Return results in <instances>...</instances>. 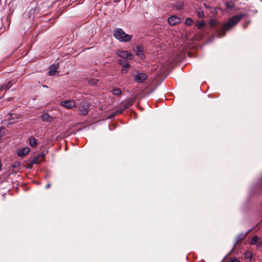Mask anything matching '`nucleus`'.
Wrapping results in <instances>:
<instances>
[{
	"mask_svg": "<svg viewBox=\"0 0 262 262\" xmlns=\"http://www.w3.org/2000/svg\"><path fill=\"white\" fill-rule=\"evenodd\" d=\"M247 13H241L238 15H234L228 19L221 29H218L217 36L219 38L223 37L225 36L226 32L231 30L243 18L247 16Z\"/></svg>",
	"mask_w": 262,
	"mask_h": 262,
	"instance_id": "f257e3e1",
	"label": "nucleus"
},
{
	"mask_svg": "<svg viewBox=\"0 0 262 262\" xmlns=\"http://www.w3.org/2000/svg\"><path fill=\"white\" fill-rule=\"evenodd\" d=\"M114 36L121 42H128L131 40L132 35L127 34L121 28H117L114 30Z\"/></svg>",
	"mask_w": 262,
	"mask_h": 262,
	"instance_id": "f03ea898",
	"label": "nucleus"
},
{
	"mask_svg": "<svg viewBox=\"0 0 262 262\" xmlns=\"http://www.w3.org/2000/svg\"><path fill=\"white\" fill-rule=\"evenodd\" d=\"M89 107L90 105L88 102L85 101L81 102L79 106L80 114L83 116L86 115L89 112Z\"/></svg>",
	"mask_w": 262,
	"mask_h": 262,
	"instance_id": "7ed1b4c3",
	"label": "nucleus"
},
{
	"mask_svg": "<svg viewBox=\"0 0 262 262\" xmlns=\"http://www.w3.org/2000/svg\"><path fill=\"white\" fill-rule=\"evenodd\" d=\"M134 77L136 81L138 83H142L147 78L148 76L146 73L137 72L134 75Z\"/></svg>",
	"mask_w": 262,
	"mask_h": 262,
	"instance_id": "20e7f679",
	"label": "nucleus"
},
{
	"mask_svg": "<svg viewBox=\"0 0 262 262\" xmlns=\"http://www.w3.org/2000/svg\"><path fill=\"white\" fill-rule=\"evenodd\" d=\"M60 105L68 109H71L77 106L75 102L73 100L62 101L60 102Z\"/></svg>",
	"mask_w": 262,
	"mask_h": 262,
	"instance_id": "39448f33",
	"label": "nucleus"
},
{
	"mask_svg": "<svg viewBox=\"0 0 262 262\" xmlns=\"http://www.w3.org/2000/svg\"><path fill=\"white\" fill-rule=\"evenodd\" d=\"M134 51L136 52V55L140 57L141 59L145 58L144 52L142 46H136L134 48Z\"/></svg>",
	"mask_w": 262,
	"mask_h": 262,
	"instance_id": "423d86ee",
	"label": "nucleus"
},
{
	"mask_svg": "<svg viewBox=\"0 0 262 262\" xmlns=\"http://www.w3.org/2000/svg\"><path fill=\"white\" fill-rule=\"evenodd\" d=\"M117 54L119 56L123 58V59H129L132 60L133 57V55L130 53L126 51H120Z\"/></svg>",
	"mask_w": 262,
	"mask_h": 262,
	"instance_id": "0eeeda50",
	"label": "nucleus"
},
{
	"mask_svg": "<svg viewBox=\"0 0 262 262\" xmlns=\"http://www.w3.org/2000/svg\"><path fill=\"white\" fill-rule=\"evenodd\" d=\"M45 159V155L43 154H40L34 157L31 161L32 164H37L43 161Z\"/></svg>",
	"mask_w": 262,
	"mask_h": 262,
	"instance_id": "6e6552de",
	"label": "nucleus"
},
{
	"mask_svg": "<svg viewBox=\"0 0 262 262\" xmlns=\"http://www.w3.org/2000/svg\"><path fill=\"white\" fill-rule=\"evenodd\" d=\"M168 21L170 26H174L181 22V18L176 15H173L168 18Z\"/></svg>",
	"mask_w": 262,
	"mask_h": 262,
	"instance_id": "1a4fd4ad",
	"label": "nucleus"
},
{
	"mask_svg": "<svg viewBox=\"0 0 262 262\" xmlns=\"http://www.w3.org/2000/svg\"><path fill=\"white\" fill-rule=\"evenodd\" d=\"M59 66L58 64L52 65L51 66L49 70V75L50 76L55 75L57 73H58V72L57 70L58 69Z\"/></svg>",
	"mask_w": 262,
	"mask_h": 262,
	"instance_id": "9d476101",
	"label": "nucleus"
},
{
	"mask_svg": "<svg viewBox=\"0 0 262 262\" xmlns=\"http://www.w3.org/2000/svg\"><path fill=\"white\" fill-rule=\"evenodd\" d=\"M125 107L128 108L130 106L133 105L135 102V98H129L125 101H121Z\"/></svg>",
	"mask_w": 262,
	"mask_h": 262,
	"instance_id": "9b49d317",
	"label": "nucleus"
},
{
	"mask_svg": "<svg viewBox=\"0 0 262 262\" xmlns=\"http://www.w3.org/2000/svg\"><path fill=\"white\" fill-rule=\"evenodd\" d=\"M250 230L248 231L247 232H246V233H240L239 235H238L236 237V243L234 244V246H235V245L237 244L238 243L242 241L243 240H244L246 237L247 236L248 232L250 231Z\"/></svg>",
	"mask_w": 262,
	"mask_h": 262,
	"instance_id": "f8f14e48",
	"label": "nucleus"
},
{
	"mask_svg": "<svg viewBox=\"0 0 262 262\" xmlns=\"http://www.w3.org/2000/svg\"><path fill=\"white\" fill-rule=\"evenodd\" d=\"M30 151L29 147H25L17 151V155L19 157H23L26 155Z\"/></svg>",
	"mask_w": 262,
	"mask_h": 262,
	"instance_id": "ddd939ff",
	"label": "nucleus"
},
{
	"mask_svg": "<svg viewBox=\"0 0 262 262\" xmlns=\"http://www.w3.org/2000/svg\"><path fill=\"white\" fill-rule=\"evenodd\" d=\"M126 109H127V108L125 107L124 104L121 102L118 106L117 109L116 110L117 114H119L120 115L122 114Z\"/></svg>",
	"mask_w": 262,
	"mask_h": 262,
	"instance_id": "4468645a",
	"label": "nucleus"
},
{
	"mask_svg": "<svg viewBox=\"0 0 262 262\" xmlns=\"http://www.w3.org/2000/svg\"><path fill=\"white\" fill-rule=\"evenodd\" d=\"M28 140L29 144L32 147L35 148L37 146V142L34 137L31 136L29 138Z\"/></svg>",
	"mask_w": 262,
	"mask_h": 262,
	"instance_id": "2eb2a0df",
	"label": "nucleus"
},
{
	"mask_svg": "<svg viewBox=\"0 0 262 262\" xmlns=\"http://www.w3.org/2000/svg\"><path fill=\"white\" fill-rule=\"evenodd\" d=\"M41 119L44 121L51 122L52 120V118L48 113H43L41 116Z\"/></svg>",
	"mask_w": 262,
	"mask_h": 262,
	"instance_id": "dca6fc26",
	"label": "nucleus"
},
{
	"mask_svg": "<svg viewBox=\"0 0 262 262\" xmlns=\"http://www.w3.org/2000/svg\"><path fill=\"white\" fill-rule=\"evenodd\" d=\"M209 23L210 27L216 29L217 31L218 30V29H219V28H217V27L218 26V22L216 20L213 19H210L209 20Z\"/></svg>",
	"mask_w": 262,
	"mask_h": 262,
	"instance_id": "f3484780",
	"label": "nucleus"
},
{
	"mask_svg": "<svg viewBox=\"0 0 262 262\" xmlns=\"http://www.w3.org/2000/svg\"><path fill=\"white\" fill-rule=\"evenodd\" d=\"M130 67V64L128 63H125L122 66V68L121 70V72L122 74H126L128 71L129 68Z\"/></svg>",
	"mask_w": 262,
	"mask_h": 262,
	"instance_id": "a211bd4d",
	"label": "nucleus"
},
{
	"mask_svg": "<svg viewBox=\"0 0 262 262\" xmlns=\"http://www.w3.org/2000/svg\"><path fill=\"white\" fill-rule=\"evenodd\" d=\"M258 237L257 236H254L252 238V239L250 242V244L252 245H255L258 244V245L259 246L261 245L262 244V242H260V243H258Z\"/></svg>",
	"mask_w": 262,
	"mask_h": 262,
	"instance_id": "6ab92c4d",
	"label": "nucleus"
},
{
	"mask_svg": "<svg viewBox=\"0 0 262 262\" xmlns=\"http://www.w3.org/2000/svg\"><path fill=\"white\" fill-rule=\"evenodd\" d=\"M8 115L10 116V120H13L15 119H20L21 117V115L20 114H16L14 113H9Z\"/></svg>",
	"mask_w": 262,
	"mask_h": 262,
	"instance_id": "aec40b11",
	"label": "nucleus"
},
{
	"mask_svg": "<svg viewBox=\"0 0 262 262\" xmlns=\"http://www.w3.org/2000/svg\"><path fill=\"white\" fill-rule=\"evenodd\" d=\"M12 82L11 81H9L6 85L2 86L0 88V91H3L4 90H8L12 86Z\"/></svg>",
	"mask_w": 262,
	"mask_h": 262,
	"instance_id": "412c9836",
	"label": "nucleus"
},
{
	"mask_svg": "<svg viewBox=\"0 0 262 262\" xmlns=\"http://www.w3.org/2000/svg\"><path fill=\"white\" fill-rule=\"evenodd\" d=\"M112 93L115 95L120 96L122 94V91L119 88H114L112 90Z\"/></svg>",
	"mask_w": 262,
	"mask_h": 262,
	"instance_id": "4be33fe9",
	"label": "nucleus"
},
{
	"mask_svg": "<svg viewBox=\"0 0 262 262\" xmlns=\"http://www.w3.org/2000/svg\"><path fill=\"white\" fill-rule=\"evenodd\" d=\"M205 26V24L203 20L198 21L197 27L199 29H203Z\"/></svg>",
	"mask_w": 262,
	"mask_h": 262,
	"instance_id": "5701e85b",
	"label": "nucleus"
},
{
	"mask_svg": "<svg viewBox=\"0 0 262 262\" xmlns=\"http://www.w3.org/2000/svg\"><path fill=\"white\" fill-rule=\"evenodd\" d=\"M226 8L232 9L234 7V4L232 2H230L229 3L227 2L225 4Z\"/></svg>",
	"mask_w": 262,
	"mask_h": 262,
	"instance_id": "b1692460",
	"label": "nucleus"
},
{
	"mask_svg": "<svg viewBox=\"0 0 262 262\" xmlns=\"http://www.w3.org/2000/svg\"><path fill=\"white\" fill-rule=\"evenodd\" d=\"M192 19L190 18H186L185 20V24L188 26H190L192 24Z\"/></svg>",
	"mask_w": 262,
	"mask_h": 262,
	"instance_id": "393cba45",
	"label": "nucleus"
},
{
	"mask_svg": "<svg viewBox=\"0 0 262 262\" xmlns=\"http://www.w3.org/2000/svg\"><path fill=\"white\" fill-rule=\"evenodd\" d=\"M98 80L96 79H92L90 80H89V83L91 85H96L97 84Z\"/></svg>",
	"mask_w": 262,
	"mask_h": 262,
	"instance_id": "a878e982",
	"label": "nucleus"
},
{
	"mask_svg": "<svg viewBox=\"0 0 262 262\" xmlns=\"http://www.w3.org/2000/svg\"><path fill=\"white\" fill-rule=\"evenodd\" d=\"M220 9L218 7H216V8H214L212 11H211V13L213 15H216L217 14V10Z\"/></svg>",
	"mask_w": 262,
	"mask_h": 262,
	"instance_id": "bb28decb",
	"label": "nucleus"
},
{
	"mask_svg": "<svg viewBox=\"0 0 262 262\" xmlns=\"http://www.w3.org/2000/svg\"><path fill=\"white\" fill-rule=\"evenodd\" d=\"M245 256L246 258L251 259L252 258V254L250 252H247L245 253Z\"/></svg>",
	"mask_w": 262,
	"mask_h": 262,
	"instance_id": "cd10ccee",
	"label": "nucleus"
},
{
	"mask_svg": "<svg viewBox=\"0 0 262 262\" xmlns=\"http://www.w3.org/2000/svg\"><path fill=\"white\" fill-rule=\"evenodd\" d=\"M198 15L199 18H203L204 16V13L203 11H198Z\"/></svg>",
	"mask_w": 262,
	"mask_h": 262,
	"instance_id": "c85d7f7f",
	"label": "nucleus"
},
{
	"mask_svg": "<svg viewBox=\"0 0 262 262\" xmlns=\"http://www.w3.org/2000/svg\"><path fill=\"white\" fill-rule=\"evenodd\" d=\"M126 62V59H120L118 60V63L121 65H124Z\"/></svg>",
	"mask_w": 262,
	"mask_h": 262,
	"instance_id": "c756f323",
	"label": "nucleus"
},
{
	"mask_svg": "<svg viewBox=\"0 0 262 262\" xmlns=\"http://www.w3.org/2000/svg\"><path fill=\"white\" fill-rule=\"evenodd\" d=\"M250 23V20L245 23L243 25V28L244 29H246L248 27V26L249 25Z\"/></svg>",
	"mask_w": 262,
	"mask_h": 262,
	"instance_id": "7c9ffc66",
	"label": "nucleus"
},
{
	"mask_svg": "<svg viewBox=\"0 0 262 262\" xmlns=\"http://www.w3.org/2000/svg\"><path fill=\"white\" fill-rule=\"evenodd\" d=\"M119 115V114H117V111H116L115 112H114L113 113H112L111 115H110V118H113V117H114L117 115Z\"/></svg>",
	"mask_w": 262,
	"mask_h": 262,
	"instance_id": "2f4dec72",
	"label": "nucleus"
},
{
	"mask_svg": "<svg viewBox=\"0 0 262 262\" xmlns=\"http://www.w3.org/2000/svg\"><path fill=\"white\" fill-rule=\"evenodd\" d=\"M4 128V127H0V136L1 138L4 135V133L2 132V129Z\"/></svg>",
	"mask_w": 262,
	"mask_h": 262,
	"instance_id": "473e14b6",
	"label": "nucleus"
},
{
	"mask_svg": "<svg viewBox=\"0 0 262 262\" xmlns=\"http://www.w3.org/2000/svg\"><path fill=\"white\" fill-rule=\"evenodd\" d=\"M204 7L206 9H211V7L209 5H208L206 3L203 4Z\"/></svg>",
	"mask_w": 262,
	"mask_h": 262,
	"instance_id": "72a5a7b5",
	"label": "nucleus"
},
{
	"mask_svg": "<svg viewBox=\"0 0 262 262\" xmlns=\"http://www.w3.org/2000/svg\"><path fill=\"white\" fill-rule=\"evenodd\" d=\"M177 8L179 10H181V9H183V5H182L181 4H179L177 6Z\"/></svg>",
	"mask_w": 262,
	"mask_h": 262,
	"instance_id": "f704fd0d",
	"label": "nucleus"
},
{
	"mask_svg": "<svg viewBox=\"0 0 262 262\" xmlns=\"http://www.w3.org/2000/svg\"><path fill=\"white\" fill-rule=\"evenodd\" d=\"M51 185L50 184H48L46 186L45 188H46V189L49 188L51 187Z\"/></svg>",
	"mask_w": 262,
	"mask_h": 262,
	"instance_id": "c9c22d12",
	"label": "nucleus"
},
{
	"mask_svg": "<svg viewBox=\"0 0 262 262\" xmlns=\"http://www.w3.org/2000/svg\"><path fill=\"white\" fill-rule=\"evenodd\" d=\"M259 183H260V185L262 186V175H261V177L260 178Z\"/></svg>",
	"mask_w": 262,
	"mask_h": 262,
	"instance_id": "e433bc0d",
	"label": "nucleus"
},
{
	"mask_svg": "<svg viewBox=\"0 0 262 262\" xmlns=\"http://www.w3.org/2000/svg\"><path fill=\"white\" fill-rule=\"evenodd\" d=\"M16 121H12L11 123H16Z\"/></svg>",
	"mask_w": 262,
	"mask_h": 262,
	"instance_id": "4c0bfd02",
	"label": "nucleus"
}]
</instances>
